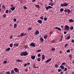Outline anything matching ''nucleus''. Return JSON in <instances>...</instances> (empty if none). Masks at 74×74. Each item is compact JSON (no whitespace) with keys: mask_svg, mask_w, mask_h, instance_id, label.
<instances>
[{"mask_svg":"<svg viewBox=\"0 0 74 74\" xmlns=\"http://www.w3.org/2000/svg\"><path fill=\"white\" fill-rule=\"evenodd\" d=\"M28 53V52L26 51H25V52H22L21 53H20V55L21 56H27Z\"/></svg>","mask_w":74,"mask_h":74,"instance_id":"f257e3e1","label":"nucleus"},{"mask_svg":"<svg viewBox=\"0 0 74 74\" xmlns=\"http://www.w3.org/2000/svg\"><path fill=\"white\" fill-rule=\"evenodd\" d=\"M68 3H67L66 2H65V3H64L63 4H61V6L62 7H67L68 6Z\"/></svg>","mask_w":74,"mask_h":74,"instance_id":"f03ea898","label":"nucleus"},{"mask_svg":"<svg viewBox=\"0 0 74 74\" xmlns=\"http://www.w3.org/2000/svg\"><path fill=\"white\" fill-rule=\"evenodd\" d=\"M14 71L17 73H19V70L17 68H15L13 69Z\"/></svg>","mask_w":74,"mask_h":74,"instance_id":"7ed1b4c3","label":"nucleus"},{"mask_svg":"<svg viewBox=\"0 0 74 74\" xmlns=\"http://www.w3.org/2000/svg\"><path fill=\"white\" fill-rule=\"evenodd\" d=\"M64 28L65 30H69L70 29L69 26H68L67 25H66L65 26Z\"/></svg>","mask_w":74,"mask_h":74,"instance_id":"20e7f679","label":"nucleus"},{"mask_svg":"<svg viewBox=\"0 0 74 74\" xmlns=\"http://www.w3.org/2000/svg\"><path fill=\"white\" fill-rule=\"evenodd\" d=\"M53 8H52V7H51V6H48L47 7H46L45 9L48 10L49 9H51Z\"/></svg>","mask_w":74,"mask_h":74,"instance_id":"39448f33","label":"nucleus"},{"mask_svg":"<svg viewBox=\"0 0 74 74\" xmlns=\"http://www.w3.org/2000/svg\"><path fill=\"white\" fill-rule=\"evenodd\" d=\"M68 11H67V9H65V10H64V12H68V14H69L70 13V9H68L67 10Z\"/></svg>","mask_w":74,"mask_h":74,"instance_id":"423d86ee","label":"nucleus"},{"mask_svg":"<svg viewBox=\"0 0 74 74\" xmlns=\"http://www.w3.org/2000/svg\"><path fill=\"white\" fill-rule=\"evenodd\" d=\"M30 46L33 47H35L36 46V45L34 44V43L33 42L31 43V44L30 45Z\"/></svg>","mask_w":74,"mask_h":74,"instance_id":"0eeeda50","label":"nucleus"},{"mask_svg":"<svg viewBox=\"0 0 74 74\" xmlns=\"http://www.w3.org/2000/svg\"><path fill=\"white\" fill-rule=\"evenodd\" d=\"M39 32L38 30H36L34 34L36 35H37L38 34H39Z\"/></svg>","mask_w":74,"mask_h":74,"instance_id":"6e6552de","label":"nucleus"},{"mask_svg":"<svg viewBox=\"0 0 74 74\" xmlns=\"http://www.w3.org/2000/svg\"><path fill=\"white\" fill-rule=\"evenodd\" d=\"M26 34H24L23 33H21L20 34V37L26 35Z\"/></svg>","mask_w":74,"mask_h":74,"instance_id":"1a4fd4ad","label":"nucleus"},{"mask_svg":"<svg viewBox=\"0 0 74 74\" xmlns=\"http://www.w3.org/2000/svg\"><path fill=\"white\" fill-rule=\"evenodd\" d=\"M33 68H35V69H38L39 68V66H38V67H36V66H35V63H33Z\"/></svg>","mask_w":74,"mask_h":74,"instance_id":"9d476101","label":"nucleus"},{"mask_svg":"<svg viewBox=\"0 0 74 74\" xmlns=\"http://www.w3.org/2000/svg\"><path fill=\"white\" fill-rule=\"evenodd\" d=\"M37 22L40 24H41L42 23V21L41 20H38Z\"/></svg>","mask_w":74,"mask_h":74,"instance_id":"9b49d317","label":"nucleus"},{"mask_svg":"<svg viewBox=\"0 0 74 74\" xmlns=\"http://www.w3.org/2000/svg\"><path fill=\"white\" fill-rule=\"evenodd\" d=\"M54 28L56 29H58V30L60 31H61V29L59 27H55Z\"/></svg>","mask_w":74,"mask_h":74,"instance_id":"f8f14e48","label":"nucleus"},{"mask_svg":"<svg viewBox=\"0 0 74 74\" xmlns=\"http://www.w3.org/2000/svg\"><path fill=\"white\" fill-rule=\"evenodd\" d=\"M60 67L62 69V70H64V69H65V68L64 67V66L63 65H60Z\"/></svg>","mask_w":74,"mask_h":74,"instance_id":"ddd939ff","label":"nucleus"},{"mask_svg":"<svg viewBox=\"0 0 74 74\" xmlns=\"http://www.w3.org/2000/svg\"><path fill=\"white\" fill-rule=\"evenodd\" d=\"M35 6L37 8H40V6H39V5H36V4H35Z\"/></svg>","mask_w":74,"mask_h":74,"instance_id":"4468645a","label":"nucleus"},{"mask_svg":"<svg viewBox=\"0 0 74 74\" xmlns=\"http://www.w3.org/2000/svg\"><path fill=\"white\" fill-rule=\"evenodd\" d=\"M51 60V58L49 59L48 60L45 61V62H50Z\"/></svg>","mask_w":74,"mask_h":74,"instance_id":"2eb2a0df","label":"nucleus"},{"mask_svg":"<svg viewBox=\"0 0 74 74\" xmlns=\"http://www.w3.org/2000/svg\"><path fill=\"white\" fill-rule=\"evenodd\" d=\"M10 49H11L10 48H8L6 49H5V51H10Z\"/></svg>","mask_w":74,"mask_h":74,"instance_id":"dca6fc26","label":"nucleus"},{"mask_svg":"<svg viewBox=\"0 0 74 74\" xmlns=\"http://www.w3.org/2000/svg\"><path fill=\"white\" fill-rule=\"evenodd\" d=\"M56 49L54 48H52L51 49V50L52 52H54L56 50Z\"/></svg>","mask_w":74,"mask_h":74,"instance_id":"f3484780","label":"nucleus"},{"mask_svg":"<svg viewBox=\"0 0 74 74\" xmlns=\"http://www.w3.org/2000/svg\"><path fill=\"white\" fill-rule=\"evenodd\" d=\"M36 56H32L31 57V58L33 60H34L35 59Z\"/></svg>","mask_w":74,"mask_h":74,"instance_id":"a211bd4d","label":"nucleus"},{"mask_svg":"<svg viewBox=\"0 0 74 74\" xmlns=\"http://www.w3.org/2000/svg\"><path fill=\"white\" fill-rule=\"evenodd\" d=\"M11 74H15V73L13 70H12L11 71Z\"/></svg>","mask_w":74,"mask_h":74,"instance_id":"6ab92c4d","label":"nucleus"},{"mask_svg":"<svg viewBox=\"0 0 74 74\" xmlns=\"http://www.w3.org/2000/svg\"><path fill=\"white\" fill-rule=\"evenodd\" d=\"M10 9L12 11H13L15 10V8L14 7H13L12 8H11Z\"/></svg>","mask_w":74,"mask_h":74,"instance_id":"aec40b11","label":"nucleus"},{"mask_svg":"<svg viewBox=\"0 0 74 74\" xmlns=\"http://www.w3.org/2000/svg\"><path fill=\"white\" fill-rule=\"evenodd\" d=\"M69 21L70 23L73 22L74 21L73 20H72V19H70V20H69Z\"/></svg>","mask_w":74,"mask_h":74,"instance_id":"412c9836","label":"nucleus"},{"mask_svg":"<svg viewBox=\"0 0 74 74\" xmlns=\"http://www.w3.org/2000/svg\"><path fill=\"white\" fill-rule=\"evenodd\" d=\"M18 45H19V44H17V43H16V44H14L13 45V46H15V47H18Z\"/></svg>","mask_w":74,"mask_h":74,"instance_id":"4be33fe9","label":"nucleus"},{"mask_svg":"<svg viewBox=\"0 0 74 74\" xmlns=\"http://www.w3.org/2000/svg\"><path fill=\"white\" fill-rule=\"evenodd\" d=\"M40 40L41 41V42H43L44 39L42 38H40Z\"/></svg>","mask_w":74,"mask_h":74,"instance_id":"5701e85b","label":"nucleus"},{"mask_svg":"<svg viewBox=\"0 0 74 74\" xmlns=\"http://www.w3.org/2000/svg\"><path fill=\"white\" fill-rule=\"evenodd\" d=\"M42 60H44L45 59V57L44 55H42Z\"/></svg>","mask_w":74,"mask_h":74,"instance_id":"b1692460","label":"nucleus"},{"mask_svg":"<svg viewBox=\"0 0 74 74\" xmlns=\"http://www.w3.org/2000/svg\"><path fill=\"white\" fill-rule=\"evenodd\" d=\"M17 25L16 24H14V28H16V27H17Z\"/></svg>","mask_w":74,"mask_h":74,"instance_id":"393cba45","label":"nucleus"},{"mask_svg":"<svg viewBox=\"0 0 74 74\" xmlns=\"http://www.w3.org/2000/svg\"><path fill=\"white\" fill-rule=\"evenodd\" d=\"M16 62H23V61L21 60H16Z\"/></svg>","mask_w":74,"mask_h":74,"instance_id":"a878e982","label":"nucleus"},{"mask_svg":"<svg viewBox=\"0 0 74 74\" xmlns=\"http://www.w3.org/2000/svg\"><path fill=\"white\" fill-rule=\"evenodd\" d=\"M47 37L48 36L47 35H46L44 37V39H47Z\"/></svg>","mask_w":74,"mask_h":74,"instance_id":"bb28decb","label":"nucleus"},{"mask_svg":"<svg viewBox=\"0 0 74 74\" xmlns=\"http://www.w3.org/2000/svg\"><path fill=\"white\" fill-rule=\"evenodd\" d=\"M60 11L61 12H62L64 11V9L63 8H61V9H60Z\"/></svg>","mask_w":74,"mask_h":74,"instance_id":"cd10ccee","label":"nucleus"},{"mask_svg":"<svg viewBox=\"0 0 74 74\" xmlns=\"http://www.w3.org/2000/svg\"><path fill=\"white\" fill-rule=\"evenodd\" d=\"M54 66H55V67L56 68H58V65L57 64H56Z\"/></svg>","mask_w":74,"mask_h":74,"instance_id":"c85d7f7f","label":"nucleus"},{"mask_svg":"<svg viewBox=\"0 0 74 74\" xmlns=\"http://www.w3.org/2000/svg\"><path fill=\"white\" fill-rule=\"evenodd\" d=\"M47 17H44V21H47Z\"/></svg>","mask_w":74,"mask_h":74,"instance_id":"c756f323","label":"nucleus"},{"mask_svg":"<svg viewBox=\"0 0 74 74\" xmlns=\"http://www.w3.org/2000/svg\"><path fill=\"white\" fill-rule=\"evenodd\" d=\"M13 46V45L12 44H11L10 45V46L11 48H12Z\"/></svg>","mask_w":74,"mask_h":74,"instance_id":"7c9ffc66","label":"nucleus"},{"mask_svg":"<svg viewBox=\"0 0 74 74\" xmlns=\"http://www.w3.org/2000/svg\"><path fill=\"white\" fill-rule=\"evenodd\" d=\"M2 7L3 8L5 9V6L4 5H2Z\"/></svg>","mask_w":74,"mask_h":74,"instance_id":"2f4dec72","label":"nucleus"},{"mask_svg":"<svg viewBox=\"0 0 74 74\" xmlns=\"http://www.w3.org/2000/svg\"><path fill=\"white\" fill-rule=\"evenodd\" d=\"M41 59L40 58H38L37 59V61L38 62H40V61Z\"/></svg>","mask_w":74,"mask_h":74,"instance_id":"473e14b6","label":"nucleus"},{"mask_svg":"<svg viewBox=\"0 0 74 74\" xmlns=\"http://www.w3.org/2000/svg\"><path fill=\"white\" fill-rule=\"evenodd\" d=\"M40 19H41V20H43L44 19V18H43V16H41L40 17Z\"/></svg>","mask_w":74,"mask_h":74,"instance_id":"72a5a7b5","label":"nucleus"},{"mask_svg":"<svg viewBox=\"0 0 74 74\" xmlns=\"http://www.w3.org/2000/svg\"><path fill=\"white\" fill-rule=\"evenodd\" d=\"M9 12V11L8 10H5V13L8 14V13Z\"/></svg>","mask_w":74,"mask_h":74,"instance_id":"f704fd0d","label":"nucleus"},{"mask_svg":"<svg viewBox=\"0 0 74 74\" xmlns=\"http://www.w3.org/2000/svg\"><path fill=\"white\" fill-rule=\"evenodd\" d=\"M66 64V62H63L62 63V65H64Z\"/></svg>","mask_w":74,"mask_h":74,"instance_id":"c9c22d12","label":"nucleus"},{"mask_svg":"<svg viewBox=\"0 0 74 74\" xmlns=\"http://www.w3.org/2000/svg\"><path fill=\"white\" fill-rule=\"evenodd\" d=\"M70 36H68L67 38H66V39H69L70 38Z\"/></svg>","mask_w":74,"mask_h":74,"instance_id":"e433bc0d","label":"nucleus"},{"mask_svg":"<svg viewBox=\"0 0 74 74\" xmlns=\"http://www.w3.org/2000/svg\"><path fill=\"white\" fill-rule=\"evenodd\" d=\"M6 16V14H4L3 15V17L4 18H5Z\"/></svg>","mask_w":74,"mask_h":74,"instance_id":"4c0bfd02","label":"nucleus"},{"mask_svg":"<svg viewBox=\"0 0 74 74\" xmlns=\"http://www.w3.org/2000/svg\"><path fill=\"white\" fill-rule=\"evenodd\" d=\"M13 38V36L12 35H11L10 36V39H12V38Z\"/></svg>","mask_w":74,"mask_h":74,"instance_id":"58836bf2","label":"nucleus"},{"mask_svg":"<svg viewBox=\"0 0 74 74\" xmlns=\"http://www.w3.org/2000/svg\"><path fill=\"white\" fill-rule=\"evenodd\" d=\"M66 52L68 53H69L70 52V50H68Z\"/></svg>","mask_w":74,"mask_h":74,"instance_id":"ea45409f","label":"nucleus"},{"mask_svg":"<svg viewBox=\"0 0 74 74\" xmlns=\"http://www.w3.org/2000/svg\"><path fill=\"white\" fill-rule=\"evenodd\" d=\"M67 70V69L66 68H65L64 69V70H63V71H66Z\"/></svg>","mask_w":74,"mask_h":74,"instance_id":"a19ab883","label":"nucleus"},{"mask_svg":"<svg viewBox=\"0 0 74 74\" xmlns=\"http://www.w3.org/2000/svg\"><path fill=\"white\" fill-rule=\"evenodd\" d=\"M32 28L31 27H29L28 29V30H31L32 29Z\"/></svg>","mask_w":74,"mask_h":74,"instance_id":"79ce46f5","label":"nucleus"},{"mask_svg":"<svg viewBox=\"0 0 74 74\" xmlns=\"http://www.w3.org/2000/svg\"><path fill=\"white\" fill-rule=\"evenodd\" d=\"M10 71H8L6 72V74H10Z\"/></svg>","mask_w":74,"mask_h":74,"instance_id":"37998d69","label":"nucleus"},{"mask_svg":"<svg viewBox=\"0 0 74 74\" xmlns=\"http://www.w3.org/2000/svg\"><path fill=\"white\" fill-rule=\"evenodd\" d=\"M23 8H24V9H25V10H26L27 9V8L26 6H24L23 7Z\"/></svg>","mask_w":74,"mask_h":74,"instance_id":"c03bdc74","label":"nucleus"},{"mask_svg":"<svg viewBox=\"0 0 74 74\" xmlns=\"http://www.w3.org/2000/svg\"><path fill=\"white\" fill-rule=\"evenodd\" d=\"M28 47L27 45H25L24 47V48H27Z\"/></svg>","mask_w":74,"mask_h":74,"instance_id":"a18cd8bd","label":"nucleus"},{"mask_svg":"<svg viewBox=\"0 0 74 74\" xmlns=\"http://www.w3.org/2000/svg\"><path fill=\"white\" fill-rule=\"evenodd\" d=\"M68 44H66L65 45V47H66L68 46Z\"/></svg>","mask_w":74,"mask_h":74,"instance_id":"49530a36","label":"nucleus"},{"mask_svg":"<svg viewBox=\"0 0 74 74\" xmlns=\"http://www.w3.org/2000/svg\"><path fill=\"white\" fill-rule=\"evenodd\" d=\"M13 21L14 22H15L16 21V18H14Z\"/></svg>","mask_w":74,"mask_h":74,"instance_id":"de8ad7c7","label":"nucleus"},{"mask_svg":"<svg viewBox=\"0 0 74 74\" xmlns=\"http://www.w3.org/2000/svg\"><path fill=\"white\" fill-rule=\"evenodd\" d=\"M61 71V69H59L58 70V71L59 72H60V71Z\"/></svg>","mask_w":74,"mask_h":74,"instance_id":"09e8293b","label":"nucleus"},{"mask_svg":"<svg viewBox=\"0 0 74 74\" xmlns=\"http://www.w3.org/2000/svg\"><path fill=\"white\" fill-rule=\"evenodd\" d=\"M41 56V54L39 53L38 54V57H40Z\"/></svg>","mask_w":74,"mask_h":74,"instance_id":"8fccbe9b","label":"nucleus"},{"mask_svg":"<svg viewBox=\"0 0 74 74\" xmlns=\"http://www.w3.org/2000/svg\"><path fill=\"white\" fill-rule=\"evenodd\" d=\"M71 42L72 43H74V40H71Z\"/></svg>","mask_w":74,"mask_h":74,"instance_id":"3c124183","label":"nucleus"},{"mask_svg":"<svg viewBox=\"0 0 74 74\" xmlns=\"http://www.w3.org/2000/svg\"><path fill=\"white\" fill-rule=\"evenodd\" d=\"M41 51V49H40V50H38L37 51L38 52H40Z\"/></svg>","mask_w":74,"mask_h":74,"instance_id":"603ef678","label":"nucleus"},{"mask_svg":"<svg viewBox=\"0 0 74 74\" xmlns=\"http://www.w3.org/2000/svg\"><path fill=\"white\" fill-rule=\"evenodd\" d=\"M26 64L27 65H29L30 64V63L29 62H27Z\"/></svg>","mask_w":74,"mask_h":74,"instance_id":"864d4df0","label":"nucleus"},{"mask_svg":"<svg viewBox=\"0 0 74 74\" xmlns=\"http://www.w3.org/2000/svg\"><path fill=\"white\" fill-rule=\"evenodd\" d=\"M71 30H73V27H71Z\"/></svg>","mask_w":74,"mask_h":74,"instance_id":"5fc2aeb1","label":"nucleus"},{"mask_svg":"<svg viewBox=\"0 0 74 74\" xmlns=\"http://www.w3.org/2000/svg\"><path fill=\"white\" fill-rule=\"evenodd\" d=\"M4 62V64H6L7 63V62L6 61H4V62Z\"/></svg>","mask_w":74,"mask_h":74,"instance_id":"6e6d98bb","label":"nucleus"},{"mask_svg":"<svg viewBox=\"0 0 74 74\" xmlns=\"http://www.w3.org/2000/svg\"><path fill=\"white\" fill-rule=\"evenodd\" d=\"M66 33H67V32H66V31H64V34H66Z\"/></svg>","mask_w":74,"mask_h":74,"instance_id":"4d7b16f0","label":"nucleus"},{"mask_svg":"<svg viewBox=\"0 0 74 74\" xmlns=\"http://www.w3.org/2000/svg\"><path fill=\"white\" fill-rule=\"evenodd\" d=\"M9 13H10L12 12V11L11 10H9Z\"/></svg>","mask_w":74,"mask_h":74,"instance_id":"13d9d810","label":"nucleus"},{"mask_svg":"<svg viewBox=\"0 0 74 74\" xmlns=\"http://www.w3.org/2000/svg\"><path fill=\"white\" fill-rule=\"evenodd\" d=\"M54 5L53 3H52V4H51V5L52 7H53V5Z\"/></svg>","mask_w":74,"mask_h":74,"instance_id":"bf43d9fd","label":"nucleus"},{"mask_svg":"<svg viewBox=\"0 0 74 74\" xmlns=\"http://www.w3.org/2000/svg\"><path fill=\"white\" fill-rule=\"evenodd\" d=\"M27 65V64H25V65H24V66L25 67V66H26Z\"/></svg>","mask_w":74,"mask_h":74,"instance_id":"052dcab7","label":"nucleus"},{"mask_svg":"<svg viewBox=\"0 0 74 74\" xmlns=\"http://www.w3.org/2000/svg\"><path fill=\"white\" fill-rule=\"evenodd\" d=\"M51 42L53 43L55 42V40H52Z\"/></svg>","mask_w":74,"mask_h":74,"instance_id":"680f3d73","label":"nucleus"},{"mask_svg":"<svg viewBox=\"0 0 74 74\" xmlns=\"http://www.w3.org/2000/svg\"><path fill=\"white\" fill-rule=\"evenodd\" d=\"M36 0H32V2H35V1H36Z\"/></svg>","mask_w":74,"mask_h":74,"instance_id":"e2e57ef3","label":"nucleus"},{"mask_svg":"<svg viewBox=\"0 0 74 74\" xmlns=\"http://www.w3.org/2000/svg\"><path fill=\"white\" fill-rule=\"evenodd\" d=\"M69 57L70 58H72V56L71 55H70L69 56Z\"/></svg>","mask_w":74,"mask_h":74,"instance_id":"0e129e2a","label":"nucleus"},{"mask_svg":"<svg viewBox=\"0 0 74 74\" xmlns=\"http://www.w3.org/2000/svg\"><path fill=\"white\" fill-rule=\"evenodd\" d=\"M61 39H62L63 38V36H61Z\"/></svg>","mask_w":74,"mask_h":74,"instance_id":"69168bd1","label":"nucleus"},{"mask_svg":"<svg viewBox=\"0 0 74 74\" xmlns=\"http://www.w3.org/2000/svg\"><path fill=\"white\" fill-rule=\"evenodd\" d=\"M50 34L51 35L52 34V32H50Z\"/></svg>","mask_w":74,"mask_h":74,"instance_id":"338daca9","label":"nucleus"},{"mask_svg":"<svg viewBox=\"0 0 74 74\" xmlns=\"http://www.w3.org/2000/svg\"><path fill=\"white\" fill-rule=\"evenodd\" d=\"M61 27L62 28H63L64 27H63V25H62V26H61Z\"/></svg>","mask_w":74,"mask_h":74,"instance_id":"774afa93","label":"nucleus"}]
</instances>
